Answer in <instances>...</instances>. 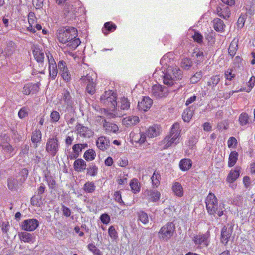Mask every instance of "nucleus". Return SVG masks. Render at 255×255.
<instances>
[{
  "instance_id": "13",
  "label": "nucleus",
  "mask_w": 255,
  "mask_h": 255,
  "mask_svg": "<svg viewBox=\"0 0 255 255\" xmlns=\"http://www.w3.org/2000/svg\"><path fill=\"white\" fill-rule=\"evenodd\" d=\"M233 227L231 225L228 224L222 229L221 232V242L226 245L229 242V239L233 232Z\"/></svg>"
},
{
  "instance_id": "48",
  "label": "nucleus",
  "mask_w": 255,
  "mask_h": 255,
  "mask_svg": "<svg viewBox=\"0 0 255 255\" xmlns=\"http://www.w3.org/2000/svg\"><path fill=\"white\" fill-rule=\"evenodd\" d=\"M57 67L56 65H52L49 66V76L52 79H55L57 75Z\"/></svg>"
},
{
  "instance_id": "7",
  "label": "nucleus",
  "mask_w": 255,
  "mask_h": 255,
  "mask_svg": "<svg viewBox=\"0 0 255 255\" xmlns=\"http://www.w3.org/2000/svg\"><path fill=\"white\" fill-rule=\"evenodd\" d=\"M28 170L24 168L22 169L21 171V174L23 176V179H20L19 182L18 181L17 179L13 177H10L7 179V187L11 191H16L18 188V185L21 184L25 180L27 175Z\"/></svg>"
},
{
  "instance_id": "24",
  "label": "nucleus",
  "mask_w": 255,
  "mask_h": 255,
  "mask_svg": "<svg viewBox=\"0 0 255 255\" xmlns=\"http://www.w3.org/2000/svg\"><path fill=\"white\" fill-rule=\"evenodd\" d=\"M213 26L215 30L218 32L224 31L225 24L223 21L220 18H216L213 20Z\"/></svg>"
},
{
  "instance_id": "11",
  "label": "nucleus",
  "mask_w": 255,
  "mask_h": 255,
  "mask_svg": "<svg viewBox=\"0 0 255 255\" xmlns=\"http://www.w3.org/2000/svg\"><path fill=\"white\" fill-rule=\"evenodd\" d=\"M76 129L78 134L81 137L89 138L93 135V132L90 128L81 124H77Z\"/></svg>"
},
{
  "instance_id": "31",
  "label": "nucleus",
  "mask_w": 255,
  "mask_h": 255,
  "mask_svg": "<svg viewBox=\"0 0 255 255\" xmlns=\"http://www.w3.org/2000/svg\"><path fill=\"white\" fill-rule=\"evenodd\" d=\"M239 154L236 151H232L229 157L228 166L230 167H233L236 163L238 158Z\"/></svg>"
},
{
  "instance_id": "41",
  "label": "nucleus",
  "mask_w": 255,
  "mask_h": 255,
  "mask_svg": "<svg viewBox=\"0 0 255 255\" xmlns=\"http://www.w3.org/2000/svg\"><path fill=\"white\" fill-rule=\"evenodd\" d=\"M41 132L40 130H36L32 132L31 141L33 143H37L41 140Z\"/></svg>"
},
{
  "instance_id": "16",
  "label": "nucleus",
  "mask_w": 255,
  "mask_h": 255,
  "mask_svg": "<svg viewBox=\"0 0 255 255\" xmlns=\"http://www.w3.org/2000/svg\"><path fill=\"white\" fill-rule=\"evenodd\" d=\"M33 56L38 63H42L44 59V54L42 49L38 46L33 45L32 47Z\"/></svg>"
},
{
  "instance_id": "4",
  "label": "nucleus",
  "mask_w": 255,
  "mask_h": 255,
  "mask_svg": "<svg viewBox=\"0 0 255 255\" xmlns=\"http://www.w3.org/2000/svg\"><path fill=\"white\" fill-rule=\"evenodd\" d=\"M100 99L101 102L112 111H114L117 106V95L112 91H106Z\"/></svg>"
},
{
  "instance_id": "5",
  "label": "nucleus",
  "mask_w": 255,
  "mask_h": 255,
  "mask_svg": "<svg viewBox=\"0 0 255 255\" xmlns=\"http://www.w3.org/2000/svg\"><path fill=\"white\" fill-rule=\"evenodd\" d=\"M62 99L64 102V104L63 105L62 111L65 113V117L66 119H68L69 114H73L75 112L74 102L68 91H64L63 94Z\"/></svg>"
},
{
  "instance_id": "53",
  "label": "nucleus",
  "mask_w": 255,
  "mask_h": 255,
  "mask_svg": "<svg viewBox=\"0 0 255 255\" xmlns=\"http://www.w3.org/2000/svg\"><path fill=\"white\" fill-rule=\"evenodd\" d=\"M96 90V84L95 82L88 84L86 87V91L90 94L93 95Z\"/></svg>"
},
{
  "instance_id": "38",
  "label": "nucleus",
  "mask_w": 255,
  "mask_h": 255,
  "mask_svg": "<svg viewBox=\"0 0 255 255\" xmlns=\"http://www.w3.org/2000/svg\"><path fill=\"white\" fill-rule=\"evenodd\" d=\"M193 115V111L190 109V108L187 109L182 113V119L185 122H188L191 119Z\"/></svg>"
},
{
  "instance_id": "12",
  "label": "nucleus",
  "mask_w": 255,
  "mask_h": 255,
  "mask_svg": "<svg viewBox=\"0 0 255 255\" xmlns=\"http://www.w3.org/2000/svg\"><path fill=\"white\" fill-rule=\"evenodd\" d=\"M209 238V234L207 232L205 234H200L194 236L193 241L196 245L203 246V247H207L209 245L208 239Z\"/></svg>"
},
{
  "instance_id": "28",
  "label": "nucleus",
  "mask_w": 255,
  "mask_h": 255,
  "mask_svg": "<svg viewBox=\"0 0 255 255\" xmlns=\"http://www.w3.org/2000/svg\"><path fill=\"white\" fill-rule=\"evenodd\" d=\"M192 162L190 159H183L179 162V167L182 171H187L192 166Z\"/></svg>"
},
{
  "instance_id": "46",
  "label": "nucleus",
  "mask_w": 255,
  "mask_h": 255,
  "mask_svg": "<svg viewBox=\"0 0 255 255\" xmlns=\"http://www.w3.org/2000/svg\"><path fill=\"white\" fill-rule=\"evenodd\" d=\"M242 91H246L247 92H250L251 91V89L249 88L248 89H246V88H241L239 90H235L230 91V92H227L224 94L223 97L225 99H228L230 98V97L235 93H238L239 92Z\"/></svg>"
},
{
  "instance_id": "27",
  "label": "nucleus",
  "mask_w": 255,
  "mask_h": 255,
  "mask_svg": "<svg viewBox=\"0 0 255 255\" xmlns=\"http://www.w3.org/2000/svg\"><path fill=\"white\" fill-rule=\"evenodd\" d=\"M172 189L176 196L181 197L183 195V187L179 182H174L172 185Z\"/></svg>"
},
{
  "instance_id": "10",
  "label": "nucleus",
  "mask_w": 255,
  "mask_h": 255,
  "mask_svg": "<svg viewBox=\"0 0 255 255\" xmlns=\"http://www.w3.org/2000/svg\"><path fill=\"white\" fill-rule=\"evenodd\" d=\"M39 222L35 219H27L22 222L21 227L22 230L31 232L34 231L38 226Z\"/></svg>"
},
{
  "instance_id": "32",
  "label": "nucleus",
  "mask_w": 255,
  "mask_h": 255,
  "mask_svg": "<svg viewBox=\"0 0 255 255\" xmlns=\"http://www.w3.org/2000/svg\"><path fill=\"white\" fill-rule=\"evenodd\" d=\"M96 186L94 182L88 181L85 183L83 187V190L85 193H92L95 191Z\"/></svg>"
},
{
  "instance_id": "49",
  "label": "nucleus",
  "mask_w": 255,
  "mask_h": 255,
  "mask_svg": "<svg viewBox=\"0 0 255 255\" xmlns=\"http://www.w3.org/2000/svg\"><path fill=\"white\" fill-rule=\"evenodd\" d=\"M138 217L139 220L144 224H147L149 221L147 214L143 211L139 212Z\"/></svg>"
},
{
  "instance_id": "33",
  "label": "nucleus",
  "mask_w": 255,
  "mask_h": 255,
  "mask_svg": "<svg viewBox=\"0 0 255 255\" xmlns=\"http://www.w3.org/2000/svg\"><path fill=\"white\" fill-rule=\"evenodd\" d=\"M160 130L158 127L152 126L148 129L147 134L149 137L152 138L159 134Z\"/></svg>"
},
{
  "instance_id": "60",
  "label": "nucleus",
  "mask_w": 255,
  "mask_h": 255,
  "mask_svg": "<svg viewBox=\"0 0 255 255\" xmlns=\"http://www.w3.org/2000/svg\"><path fill=\"white\" fill-rule=\"evenodd\" d=\"M29 150V146L28 144H23L21 146V151L20 155L21 156H24L28 153Z\"/></svg>"
},
{
  "instance_id": "14",
  "label": "nucleus",
  "mask_w": 255,
  "mask_h": 255,
  "mask_svg": "<svg viewBox=\"0 0 255 255\" xmlns=\"http://www.w3.org/2000/svg\"><path fill=\"white\" fill-rule=\"evenodd\" d=\"M145 198L150 202H156L160 199V193L154 189H147L145 191Z\"/></svg>"
},
{
  "instance_id": "34",
  "label": "nucleus",
  "mask_w": 255,
  "mask_h": 255,
  "mask_svg": "<svg viewBox=\"0 0 255 255\" xmlns=\"http://www.w3.org/2000/svg\"><path fill=\"white\" fill-rule=\"evenodd\" d=\"M238 41L234 39L231 42L228 50V53L232 56V57H233L236 54L238 49Z\"/></svg>"
},
{
  "instance_id": "9",
  "label": "nucleus",
  "mask_w": 255,
  "mask_h": 255,
  "mask_svg": "<svg viewBox=\"0 0 255 255\" xmlns=\"http://www.w3.org/2000/svg\"><path fill=\"white\" fill-rule=\"evenodd\" d=\"M151 94L156 98L166 97L168 94V90L166 87L161 85H154L151 89Z\"/></svg>"
},
{
  "instance_id": "42",
  "label": "nucleus",
  "mask_w": 255,
  "mask_h": 255,
  "mask_svg": "<svg viewBox=\"0 0 255 255\" xmlns=\"http://www.w3.org/2000/svg\"><path fill=\"white\" fill-rule=\"evenodd\" d=\"M192 65V61L187 58H184L182 59L181 63V67L185 70H189L191 67Z\"/></svg>"
},
{
  "instance_id": "64",
  "label": "nucleus",
  "mask_w": 255,
  "mask_h": 255,
  "mask_svg": "<svg viewBox=\"0 0 255 255\" xmlns=\"http://www.w3.org/2000/svg\"><path fill=\"white\" fill-rule=\"evenodd\" d=\"M58 68L59 70V73H61L65 70H67L68 68L66 66V63L63 61H60L58 63Z\"/></svg>"
},
{
  "instance_id": "37",
  "label": "nucleus",
  "mask_w": 255,
  "mask_h": 255,
  "mask_svg": "<svg viewBox=\"0 0 255 255\" xmlns=\"http://www.w3.org/2000/svg\"><path fill=\"white\" fill-rule=\"evenodd\" d=\"M87 143H77L75 144L73 146L72 150L74 153H76V154H78L79 155L82 150L85 148H87Z\"/></svg>"
},
{
  "instance_id": "43",
  "label": "nucleus",
  "mask_w": 255,
  "mask_h": 255,
  "mask_svg": "<svg viewBox=\"0 0 255 255\" xmlns=\"http://www.w3.org/2000/svg\"><path fill=\"white\" fill-rule=\"evenodd\" d=\"M239 121L241 126H245L249 123V116L246 113H242L239 118Z\"/></svg>"
},
{
  "instance_id": "21",
  "label": "nucleus",
  "mask_w": 255,
  "mask_h": 255,
  "mask_svg": "<svg viewBox=\"0 0 255 255\" xmlns=\"http://www.w3.org/2000/svg\"><path fill=\"white\" fill-rule=\"evenodd\" d=\"M216 12L217 15L224 19H227L229 17L230 14V10L228 6L222 8L220 6H217L216 9Z\"/></svg>"
},
{
  "instance_id": "3",
  "label": "nucleus",
  "mask_w": 255,
  "mask_h": 255,
  "mask_svg": "<svg viewBox=\"0 0 255 255\" xmlns=\"http://www.w3.org/2000/svg\"><path fill=\"white\" fill-rule=\"evenodd\" d=\"M206 207L208 213L210 215L217 214L221 217L223 214V211L221 205L218 204V199L214 194L209 193L207 195L206 201Z\"/></svg>"
},
{
  "instance_id": "59",
  "label": "nucleus",
  "mask_w": 255,
  "mask_h": 255,
  "mask_svg": "<svg viewBox=\"0 0 255 255\" xmlns=\"http://www.w3.org/2000/svg\"><path fill=\"white\" fill-rule=\"evenodd\" d=\"M109 235L110 237L113 239H116L118 237V233L113 226H111L109 227Z\"/></svg>"
},
{
  "instance_id": "1",
  "label": "nucleus",
  "mask_w": 255,
  "mask_h": 255,
  "mask_svg": "<svg viewBox=\"0 0 255 255\" xmlns=\"http://www.w3.org/2000/svg\"><path fill=\"white\" fill-rule=\"evenodd\" d=\"M77 36V30L73 27H62L57 32V38L62 44H67L70 48L75 49L80 44L81 41Z\"/></svg>"
},
{
  "instance_id": "26",
  "label": "nucleus",
  "mask_w": 255,
  "mask_h": 255,
  "mask_svg": "<svg viewBox=\"0 0 255 255\" xmlns=\"http://www.w3.org/2000/svg\"><path fill=\"white\" fill-rule=\"evenodd\" d=\"M117 107L121 110H128L130 107V103L127 98L124 97L120 99Z\"/></svg>"
},
{
  "instance_id": "6",
  "label": "nucleus",
  "mask_w": 255,
  "mask_h": 255,
  "mask_svg": "<svg viewBox=\"0 0 255 255\" xmlns=\"http://www.w3.org/2000/svg\"><path fill=\"white\" fill-rule=\"evenodd\" d=\"M175 231V226L173 223H167L163 226L158 232V237L160 239L168 241L173 235Z\"/></svg>"
},
{
  "instance_id": "51",
  "label": "nucleus",
  "mask_w": 255,
  "mask_h": 255,
  "mask_svg": "<svg viewBox=\"0 0 255 255\" xmlns=\"http://www.w3.org/2000/svg\"><path fill=\"white\" fill-rule=\"evenodd\" d=\"M2 148L5 152H6L9 154L10 157H11L14 155V153H13L14 149L10 144H9L8 143H6V144L3 145Z\"/></svg>"
},
{
  "instance_id": "57",
  "label": "nucleus",
  "mask_w": 255,
  "mask_h": 255,
  "mask_svg": "<svg viewBox=\"0 0 255 255\" xmlns=\"http://www.w3.org/2000/svg\"><path fill=\"white\" fill-rule=\"evenodd\" d=\"M15 49L14 44L12 42H10L5 49V52L6 55L9 56L10 55Z\"/></svg>"
},
{
  "instance_id": "58",
  "label": "nucleus",
  "mask_w": 255,
  "mask_h": 255,
  "mask_svg": "<svg viewBox=\"0 0 255 255\" xmlns=\"http://www.w3.org/2000/svg\"><path fill=\"white\" fill-rule=\"evenodd\" d=\"M192 38L195 42L198 43H201L203 41V37L201 34L198 32H195Z\"/></svg>"
},
{
  "instance_id": "19",
  "label": "nucleus",
  "mask_w": 255,
  "mask_h": 255,
  "mask_svg": "<svg viewBox=\"0 0 255 255\" xmlns=\"http://www.w3.org/2000/svg\"><path fill=\"white\" fill-rule=\"evenodd\" d=\"M241 168L236 167L234 170H231L228 174L227 181L229 183H233L239 177Z\"/></svg>"
},
{
  "instance_id": "17",
  "label": "nucleus",
  "mask_w": 255,
  "mask_h": 255,
  "mask_svg": "<svg viewBox=\"0 0 255 255\" xmlns=\"http://www.w3.org/2000/svg\"><path fill=\"white\" fill-rule=\"evenodd\" d=\"M110 140L105 136L99 137L97 140V147L101 150L104 151L110 146Z\"/></svg>"
},
{
  "instance_id": "55",
  "label": "nucleus",
  "mask_w": 255,
  "mask_h": 255,
  "mask_svg": "<svg viewBox=\"0 0 255 255\" xmlns=\"http://www.w3.org/2000/svg\"><path fill=\"white\" fill-rule=\"evenodd\" d=\"M81 80L85 84H90L91 83H94V79L89 74H87L86 76H82Z\"/></svg>"
},
{
  "instance_id": "40",
  "label": "nucleus",
  "mask_w": 255,
  "mask_h": 255,
  "mask_svg": "<svg viewBox=\"0 0 255 255\" xmlns=\"http://www.w3.org/2000/svg\"><path fill=\"white\" fill-rule=\"evenodd\" d=\"M220 78L218 75L212 76L207 82V85L212 88L215 87L220 82Z\"/></svg>"
},
{
  "instance_id": "50",
  "label": "nucleus",
  "mask_w": 255,
  "mask_h": 255,
  "mask_svg": "<svg viewBox=\"0 0 255 255\" xmlns=\"http://www.w3.org/2000/svg\"><path fill=\"white\" fill-rule=\"evenodd\" d=\"M98 172V167L95 165H92L87 168V174L92 176H95L97 175Z\"/></svg>"
},
{
  "instance_id": "62",
  "label": "nucleus",
  "mask_w": 255,
  "mask_h": 255,
  "mask_svg": "<svg viewBox=\"0 0 255 255\" xmlns=\"http://www.w3.org/2000/svg\"><path fill=\"white\" fill-rule=\"evenodd\" d=\"M28 115V109L25 107L22 108L18 113V117L20 118H23Z\"/></svg>"
},
{
  "instance_id": "15",
  "label": "nucleus",
  "mask_w": 255,
  "mask_h": 255,
  "mask_svg": "<svg viewBox=\"0 0 255 255\" xmlns=\"http://www.w3.org/2000/svg\"><path fill=\"white\" fill-rule=\"evenodd\" d=\"M152 100L148 97H144L141 101L138 103V109L144 112L148 110L152 105Z\"/></svg>"
},
{
  "instance_id": "39",
  "label": "nucleus",
  "mask_w": 255,
  "mask_h": 255,
  "mask_svg": "<svg viewBox=\"0 0 255 255\" xmlns=\"http://www.w3.org/2000/svg\"><path fill=\"white\" fill-rule=\"evenodd\" d=\"M83 157L87 161H92L96 157V152L93 149H88L84 153Z\"/></svg>"
},
{
  "instance_id": "35",
  "label": "nucleus",
  "mask_w": 255,
  "mask_h": 255,
  "mask_svg": "<svg viewBox=\"0 0 255 255\" xmlns=\"http://www.w3.org/2000/svg\"><path fill=\"white\" fill-rule=\"evenodd\" d=\"M179 128L180 126L179 124L177 123L174 124L172 126L170 134L169 135L174 136L175 137H178L180 133Z\"/></svg>"
},
{
  "instance_id": "25",
  "label": "nucleus",
  "mask_w": 255,
  "mask_h": 255,
  "mask_svg": "<svg viewBox=\"0 0 255 255\" xmlns=\"http://www.w3.org/2000/svg\"><path fill=\"white\" fill-rule=\"evenodd\" d=\"M139 121L137 116H129L124 118L123 120V123L127 126H132L135 125Z\"/></svg>"
},
{
  "instance_id": "45",
  "label": "nucleus",
  "mask_w": 255,
  "mask_h": 255,
  "mask_svg": "<svg viewBox=\"0 0 255 255\" xmlns=\"http://www.w3.org/2000/svg\"><path fill=\"white\" fill-rule=\"evenodd\" d=\"M130 187L131 189V190L134 193L138 192L140 190V186L138 184V182L136 179H133L131 180L129 184Z\"/></svg>"
},
{
  "instance_id": "29",
  "label": "nucleus",
  "mask_w": 255,
  "mask_h": 255,
  "mask_svg": "<svg viewBox=\"0 0 255 255\" xmlns=\"http://www.w3.org/2000/svg\"><path fill=\"white\" fill-rule=\"evenodd\" d=\"M204 54L202 51L199 49H195L192 54V57L195 62L197 64H200L203 60Z\"/></svg>"
},
{
  "instance_id": "2",
  "label": "nucleus",
  "mask_w": 255,
  "mask_h": 255,
  "mask_svg": "<svg viewBox=\"0 0 255 255\" xmlns=\"http://www.w3.org/2000/svg\"><path fill=\"white\" fill-rule=\"evenodd\" d=\"M182 77V71L176 65L168 66L164 73V84L168 86H172L176 81L181 79Z\"/></svg>"
},
{
  "instance_id": "47",
  "label": "nucleus",
  "mask_w": 255,
  "mask_h": 255,
  "mask_svg": "<svg viewBox=\"0 0 255 255\" xmlns=\"http://www.w3.org/2000/svg\"><path fill=\"white\" fill-rule=\"evenodd\" d=\"M134 140L136 142H139L140 144L143 143L146 138V135L143 132H140L136 134L134 136Z\"/></svg>"
},
{
  "instance_id": "22",
  "label": "nucleus",
  "mask_w": 255,
  "mask_h": 255,
  "mask_svg": "<svg viewBox=\"0 0 255 255\" xmlns=\"http://www.w3.org/2000/svg\"><path fill=\"white\" fill-rule=\"evenodd\" d=\"M103 126L106 132L108 133L111 132L115 133L119 129V128L116 124L108 122L106 120H104Z\"/></svg>"
},
{
  "instance_id": "56",
  "label": "nucleus",
  "mask_w": 255,
  "mask_h": 255,
  "mask_svg": "<svg viewBox=\"0 0 255 255\" xmlns=\"http://www.w3.org/2000/svg\"><path fill=\"white\" fill-rule=\"evenodd\" d=\"M246 19V16L245 15H241L238 18L237 21V26L238 28H242L245 24Z\"/></svg>"
},
{
  "instance_id": "44",
  "label": "nucleus",
  "mask_w": 255,
  "mask_h": 255,
  "mask_svg": "<svg viewBox=\"0 0 255 255\" xmlns=\"http://www.w3.org/2000/svg\"><path fill=\"white\" fill-rule=\"evenodd\" d=\"M203 74L202 72L199 71L195 73L190 78V83L192 84H196L198 83L202 78Z\"/></svg>"
},
{
  "instance_id": "52",
  "label": "nucleus",
  "mask_w": 255,
  "mask_h": 255,
  "mask_svg": "<svg viewBox=\"0 0 255 255\" xmlns=\"http://www.w3.org/2000/svg\"><path fill=\"white\" fill-rule=\"evenodd\" d=\"M88 249L95 255H102L101 252L94 245L90 244L88 245Z\"/></svg>"
},
{
  "instance_id": "54",
  "label": "nucleus",
  "mask_w": 255,
  "mask_h": 255,
  "mask_svg": "<svg viewBox=\"0 0 255 255\" xmlns=\"http://www.w3.org/2000/svg\"><path fill=\"white\" fill-rule=\"evenodd\" d=\"M60 119V115L58 112L53 111L50 114V120L52 122L55 123L59 121Z\"/></svg>"
},
{
  "instance_id": "36",
  "label": "nucleus",
  "mask_w": 255,
  "mask_h": 255,
  "mask_svg": "<svg viewBox=\"0 0 255 255\" xmlns=\"http://www.w3.org/2000/svg\"><path fill=\"white\" fill-rule=\"evenodd\" d=\"M151 179L152 183L153 186L157 187L160 185V180L161 179V175L158 172L154 171Z\"/></svg>"
},
{
  "instance_id": "30",
  "label": "nucleus",
  "mask_w": 255,
  "mask_h": 255,
  "mask_svg": "<svg viewBox=\"0 0 255 255\" xmlns=\"http://www.w3.org/2000/svg\"><path fill=\"white\" fill-rule=\"evenodd\" d=\"M117 26L112 22H106L104 24V28L102 29L103 32L105 35H107L110 32H113L116 29Z\"/></svg>"
},
{
  "instance_id": "63",
  "label": "nucleus",
  "mask_w": 255,
  "mask_h": 255,
  "mask_svg": "<svg viewBox=\"0 0 255 255\" xmlns=\"http://www.w3.org/2000/svg\"><path fill=\"white\" fill-rule=\"evenodd\" d=\"M237 140L234 137H230L228 141V145L229 147H234L236 146Z\"/></svg>"
},
{
  "instance_id": "8",
  "label": "nucleus",
  "mask_w": 255,
  "mask_h": 255,
  "mask_svg": "<svg viewBox=\"0 0 255 255\" xmlns=\"http://www.w3.org/2000/svg\"><path fill=\"white\" fill-rule=\"evenodd\" d=\"M59 142L56 137L49 138L46 142V151L52 156H55L59 150Z\"/></svg>"
},
{
  "instance_id": "18",
  "label": "nucleus",
  "mask_w": 255,
  "mask_h": 255,
  "mask_svg": "<svg viewBox=\"0 0 255 255\" xmlns=\"http://www.w3.org/2000/svg\"><path fill=\"white\" fill-rule=\"evenodd\" d=\"M20 240L24 243H33L35 242V237L27 232H21L18 234Z\"/></svg>"
},
{
  "instance_id": "23",
  "label": "nucleus",
  "mask_w": 255,
  "mask_h": 255,
  "mask_svg": "<svg viewBox=\"0 0 255 255\" xmlns=\"http://www.w3.org/2000/svg\"><path fill=\"white\" fill-rule=\"evenodd\" d=\"M74 169L78 172H81L86 168V162L81 158L76 160L74 163Z\"/></svg>"
},
{
  "instance_id": "61",
  "label": "nucleus",
  "mask_w": 255,
  "mask_h": 255,
  "mask_svg": "<svg viewBox=\"0 0 255 255\" xmlns=\"http://www.w3.org/2000/svg\"><path fill=\"white\" fill-rule=\"evenodd\" d=\"M59 74L61 75V76L65 81L68 82L71 80V76L69 72L68 69H67V70H65L61 73H59Z\"/></svg>"
},
{
  "instance_id": "20",
  "label": "nucleus",
  "mask_w": 255,
  "mask_h": 255,
  "mask_svg": "<svg viewBox=\"0 0 255 255\" xmlns=\"http://www.w3.org/2000/svg\"><path fill=\"white\" fill-rule=\"evenodd\" d=\"M179 138L169 135L166 136L164 140L163 143L164 144V148H167L172 145H176L177 143L179 142Z\"/></svg>"
}]
</instances>
